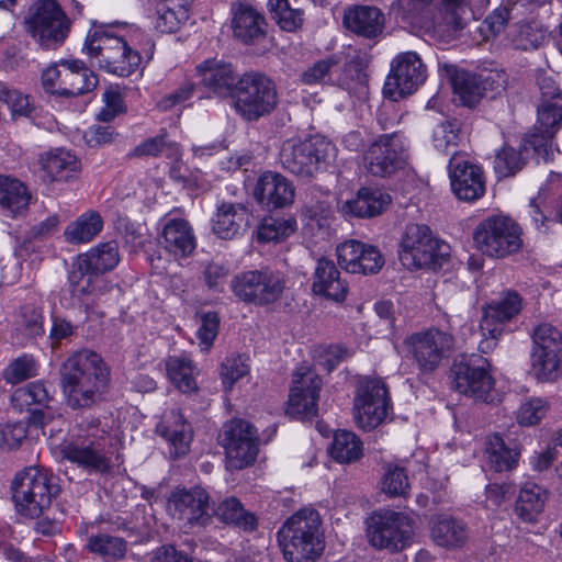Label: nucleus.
Listing matches in <instances>:
<instances>
[{"label":"nucleus","mask_w":562,"mask_h":562,"mask_svg":"<svg viewBox=\"0 0 562 562\" xmlns=\"http://www.w3.org/2000/svg\"><path fill=\"white\" fill-rule=\"evenodd\" d=\"M110 368L102 357L82 349L60 367V384L71 409H90L101 404L110 390Z\"/></svg>","instance_id":"obj_1"},{"label":"nucleus","mask_w":562,"mask_h":562,"mask_svg":"<svg viewBox=\"0 0 562 562\" xmlns=\"http://www.w3.org/2000/svg\"><path fill=\"white\" fill-rule=\"evenodd\" d=\"M278 537L288 562H316L325 549L321 517L313 508L294 513L283 524Z\"/></svg>","instance_id":"obj_2"},{"label":"nucleus","mask_w":562,"mask_h":562,"mask_svg":"<svg viewBox=\"0 0 562 562\" xmlns=\"http://www.w3.org/2000/svg\"><path fill=\"white\" fill-rule=\"evenodd\" d=\"M468 7V0H394L392 3V10L403 21L442 32L462 30Z\"/></svg>","instance_id":"obj_3"},{"label":"nucleus","mask_w":562,"mask_h":562,"mask_svg":"<svg viewBox=\"0 0 562 562\" xmlns=\"http://www.w3.org/2000/svg\"><path fill=\"white\" fill-rule=\"evenodd\" d=\"M11 491L16 510L23 516L37 518L49 508L59 493V485L52 471L27 467L15 474Z\"/></svg>","instance_id":"obj_4"},{"label":"nucleus","mask_w":562,"mask_h":562,"mask_svg":"<svg viewBox=\"0 0 562 562\" xmlns=\"http://www.w3.org/2000/svg\"><path fill=\"white\" fill-rule=\"evenodd\" d=\"M540 103L537 108V124L528 143L533 153L548 162L553 159L552 139L562 128V89L549 76L538 79Z\"/></svg>","instance_id":"obj_5"},{"label":"nucleus","mask_w":562,"mask_h":562,"mask_svg":"<svg viewBox=\"0 0 562 562\" xmlns=\"http://www.w3.org/2000/svg\"><path fill=\"white\" fill-rule=\"evenodd\" d=\"M82 50L95 59L100 69L120 77H128L140 64V55L126 41L101 27L90 30Z\"/></svg>","instance_id":"obj_6"},{"label":"nucleus","mask_w":562,"mask_h":562,"mask_svg":"<svg viewBox=\"0 0 562 562\" xmlns=\"http://www.w3.org/2000/svg\"><path fill=\"white\" fill-rule=\"evenodd\" d=\"M335 157V145L322 136L288 139L279 154L281 166L302 179H311L326 170Z\"/></svg>","instance_id":"obj_7"},{"label":"nucleus","mask_w":562,"mask_h":562,"mask_svg":"<svg viewBox=\"0 0 562 562\" xmlns=\"http://www.w3.org/2000/svg\"><path fill=\"white\" fill-rule=\"evenodd\" d=\"M450 247L432 235L425 224L411 223L406 225L401 238L398 259L409 269H437L448 260Z\"/></svg>","instance_id":"obj_8"},{"label":"nucleus","mask_w":562,"mask_h":562,"mask_svg":"<svg viewBox=\"0 0 562 562\" xmlns=\"http://www.w3.org/2000/svg\"><path fill=\"white\" fill-rule=\"evenodd\" d=\"M232 99L234 110L247 122L270 115L279 104L276 82L257 71L245 72L240 77Z\"/></svg>","instance_id":"obj_9"},{"label":"nucleus","mask_w":562,"mask_h":562,"mask_svg":"<svg viewBox=\"0 0 562 562\" xmlns=\"http://www.w3.org/2000/svg\"><path fill=\"white\" fill-rule=\"evenodd\" d=\"M99 419L87 426V435L65 440L58 447L61 458L89 473L105 474L112 470V461L105 451L106 432L99 429Z\"/></svg>","instance_id":"obj_10"},{"label":"nucleus","mask_w":562,"mask_h":562,"mask_svg":"<svg viewBox=\"0 0 562 562\" xmlns=\"http://www.w3.org/2000/svg\"><path fill=\"white\" fill-rule=\"evenodd\" d=\"M414 524V519L403 512L376 510L366 520V535L373 548L394 553L409 544Z\"/></svg>","instance_id":"obj_11"},{"label":"nucleus","mask_w":562,"mask_h":562,"mask_svg":"<svg viewBox=\"0 0 562 562\" xmlns=\"http://www.w3.org/2000/svg\"><path fill=\"white\" fill-rule=\"evenodd\" d=\"M491 369L490 360L482 355L461 356L453 361L450 369L452 386L460 394L490 403L494 400L495 386Z\"/></svg>","instance_id":"obj_12"},{"label":"nucleus","mask_w":562,"mask_h":562,"mask_svg":"<svg viewBox=\"0 0 562 562\" xmlns=\"http://www.w3.org/2000/svg\"><path fill=\"white\" fill-rule=\"evenodd\" d=\"M479 250L492 258H504L520 250L521 228L509 217L497 215L483 220L473 233Z\"/></svg>","instance_id":"obj_13"},{"label":"nucleus","mask_w":562,"mask_h":562,"mask_svg":"<svg viewBox=\"0 0 562 562\" xmlns=\"http://www.w3.org/2000/svg\"><path fill=\"white\" fill-rule=\"evenodd\" d=\"M27 31L46 49L60 46L70 31V20L56 0H38L29 10Z\"/></svg>","instance_id":"obj_14"},{"label":"nucleus","mask_w":562,"mask_h":562,"mask_svg":"<svg viewBox=\"0 0 562 562\" xmlns=\"http://www.w3.org/2000/svg\"><path fill=\"white\" fill-rule=\"evenodd\" d=\"M231 288L239 301L267 306L281 299L285 280L281 273L268 268L248 270L234 276Z\"/></svg>","instance_id":"obj_15"},{"label":"nucleus","mask_w":562,"mask_h":562,"mask_svg":"<svg viewBox=\"0 0 562 562\" xmlns=\"http://www.w3.org/2000/svg\"><path fill=\"white\" fill-rule=\"evenodd\" d=\"M403 345L406 356L415 361L419 372L429 374L449 357L454 346V337L451 333L432 327L409 335Z\"/></svg>","instance_id":"obj_16"},{"label":"nucleus","mask_w":562,"mask_h":562,"mask_svg":"<svg viewBox=\"0 0 562 562\" xmlns=\"http://www.w3.org/2000/svg\"><path fill=\"white\" fill-rule=\"evenodd\" d=\"M391 408L389 391L382 379L366 376L359 381L353 401V416L360 428H376L385 420Z\"/></svg>","instance_id":"obj_17"},{"label":"nucleus","mask_w":562,"mask_h":562,"mask_svg":"<svg viewBox=\"0 0 562 562\" xmlns=\"http://www.w3.org/2000/svg\"><path fill=\"white\" fill-rule=\"evenodd\" d=\"M408 158V142L402 132L378 136L364 154L369 172L376 177H390L403 169Z\"/></svg>","instance_id":"obj_18"},{"label":"nucleus","mask_w":562,"mask_h":562,"mask_svg":"<svg viewBox=\"0 0 562 562\" xmlns=\"http://www.w3.org/2000/svg\"><path fill=\"white\" fill-rule=\"evenodd\" d=\"M167 512L190 528H205L212 524L211 496L201 486L176 487L167 499Z\"/></svg>","instance_id":"obj_19"},{"label":"nucleus","mask_w":562,"mask_h":562,"mask_svg":"<svg viewBox=\"0 0 562 562\" xmlns=\"http://www.w3.org/2000/svg\"><path fill=\"white\" fill-rule=\"evenodd\" d=\"M522 308V299L515 291L503 292L502 295L486 304L483 308V317L480 322V330L483 336L479 344L482 353H488L496 346L504 333V325L515 318Z\"/></svg>","instance_id":"obj_20"},{"label":"nucleus","mask_w":562,"mask_h":562,"mask_svg":"<svg viewBox=\"0 0 562 562\" xmlns=\"http://www.w3.org/2000/svg\"><path fill=\"white\" fill-rule=\"evenodd\" d=\"M427 69L416 52L397 54L383 86V94L393 101L412 94L426 80Z\"/></svg>","instance_id":"obj_21"},{"label":"nucleus","mask_w":562,"mask_h":562,"mask_svg":"<svg viewBox=\"0 0 562 562\" xmlns=\"http://www.w3.org/2000/svg\"><path fill=\"white\" fill-rule=\"evenodd\" d=\"M220 440L232 469L240 470L255 462L259 451L258 432L250 423L244 419L226 423Z\"/></svg>","instance_id":"obj_22"},{"label":"nucleus","mask_w":562,"mask_h":562,"mask_svg":"<svg viewBox=\"0 0 562 562\" xmlns=\"http://www.w3.org/2000/svg\"><path fill=\"white\" fill-rule=\"evenodd\" d=\"M322 385V379L312 370L296 372L289 394L286 413L299 419H311L317 416Z\"/></svg>","instance_id":"obj_23"},{"label":"nucleus","mask_w":562,"mask_h":562,"mask_svg":"<svg viewBox=\"0 0 562 562\" xmlns=\"http://www.w3.org/2000/svg\"><path fill=\"white\" fill-rule=\"evenodd\" d=\"M448 168L451 189L459 200L473 202L483 196L485 180L481 167L463 156L453 155Z\"/></svg>","instance_id":"obj_24"},{"label":"nucleus","mask_w":562,"mask_h":562,"mask_svg":"<svg viewBox=\"0 0 562 562\" xmlns=\"http://www.w3.org/2000/svg\"><path fill=\"white\" fill-rule=\"evenodd\" d=\"M339 266L350 273L374 274L383 265L381 251L373 245L350 239L337 247Z\"/></svg>","instance_id":"obj_25"},{"label":"nucleus","mask_w":562,"mask_h":562,"mask_svg":"<svg viewBox=\"0 0 562 562\" xmlns=\"http://www.w3.org/2000/svg\"><path fill=\"white\" fill-rule=\"evenodd\" d=\"M200 85L218 97H233L241 76L223 58H209L196 66Z\"/></svg>","instance_id":"obj_26"},{"label":"nucleus","mask_w":562,"mask_h":562,"mask_svg":"<svg viewBox=\"0 0 562 562\" xmlns=\"http://www.w3.org/2000/svg\"><path fill=\"white\" fill-rule=\"evenodd\" d=\"M254 195L268 210L282 209L293 203L295 189L281 173L267 171L259 177Z\"/></svg>","instance_id":"obj_27"},{"label":"nucleus","mask_w":562,"mask_h":562,"mask_svg":"<svg viewBox=\"0 0 562 562\" xmlns=\"http://www.w3.org/2000/svg\"><path fill=\"white\" fill-rule=\"evenodd\" d=\"M251 213L243 203L222 202L212 217V231L222 239H233L249 227Z\"/></svg>","instance_id":"obj_28"},{"label":"nucleus","mask_w":562,"mask_h":562,"mask_svg":"<svg viewBox=\"0 0 562 562\" xmlns=\"http://www.w3.org/2000/svg\"><path fill=\"white\" fill-rule=\"evenodd\" d=\"M63 68L61 85L55 90L60 97H77L92 91L98 85L94 72L82 60L65 59L58 64Z\"/></svg>","instance_id":"obj_29"},{"label":"nucleus","mask_w":562,"mask_h":562,"mask_svg":"<svg viewBox=\"0 0 562 562\" xmlns=\"http://www.w3.org/2000/svg\"><path fill=\"white\" fill-rule=\"evenodd\" d=\"M159 244L176 259H183L193 254L196 248V238L187 220L170 218L164 224Z\"/></svg>","instance_id":"obj_30"},{"label":"nucleus","mask_w":562,"mask_h":562,"mask_svg":"<svg viewBox=\"0 0 562 562\" xmlns=\"http://www.w3.org/2000/svg\"><path fill=\"white\" fill-rule=\"evenodd\" d=\"M385 24L384 13L373 5H356L344 15V25L357 36L376 40L381 36Z\"/></svg>","instance_id":"obj_31"},{"label":"nucleus","mask_w":562,"mask_h":562,"mask_svg":"<svg viewBox=\"0 0 562 562\" xmlns=\"http://www.w3.org/2000/svg\"><path fill=\"white\" fill-rule=\"evenodd\" d=\"M156 430L157 434L170 443L172 448L170 453L175 458L183 456L189 451L193 431L180 411L171 409L166 413L161 423L157 425Z\"/></svg>","instance_id":"obj_32"},{"label":"nucleus","mask_w":562,"mask_h":562,"mask_svg":"<svg viewBox=\"0 0 562 562\" xmlns=\"http://www.w3.org/2000/svg\"><path fill=\"white\" fill-rule=\"evenodd\" d=\"M312 290L315 294L322 295L335 302H342L348 292L347 284L340 279V272L333 260L321 258L317 260Z\"/></svg>","instance_id":"obj_33"},{"label":"nucleus","mask_w":562,"mask_h":562,"mask_svg":"<svg viewBox=\"0 0 562 562\" xmlns=\"http://www.w3.org/2000/svg\"><path fill=\"white\" fill-rule=\"evenodd\" d=\"M266 20L258 11L248 5L234 10L232 29L234 36L246 45L258 44L267 35Z\"/></svg>","instance_id":"obj_34"},{"label":"nucleus","mask_w":562,"mask_h":562,"mask_svg":"<svg viewBox=\"0 0 562 562\" xmlns=\"http://www.w3.org/2000/svg\"><path fill=\"white\" fill-rule=\"evenodd\" d=\"M389 193L378 188H361L356 196L342 205L345 214L370 218L382 214L391 204Z\"/></svg>","instance_id":"obj_35"},{"label":"nucleus","mask_w":562,"mask_h":562,"mask_svg":"<svg viewBox=\"0 0 562 562\" xmlns=\"http://www.w3.org/2000/svg\"><path fill=\"white\" fill-rule=\"evenodd\" d=\"M494 74L472 75L467 71H456L451 85L459 101L469 108L475 106L486 91V86L494 82Z\"/></svg>","instance_id":"obj_36"},{"label":"nucleus","mask_w":562,"mask_h":562,"mask_svg":"<svg viewBox=\"0 0 562 562\" xmlns=\"http://www.w3.org/2000/svg\"><path fill=\"white\" fill-rule=\"evenodd\" d=\"M431 538L442 548L462 547L468 540L465 525L448 515H437L431 520Z\"/></svg>","instance_id":"obj_37"},{"label":"nucleus","mask_w":562,"mask_h":562,"mask_svg":"<svg viewBox=\"0 0 562 562\" xmlns=\"http://www.w3.org/2000/svg\"><path fill=\"white\" fill-rule=\"evenodd\" d=\"M42 169L52 181H68L80 171V161L69 150L56 149L40 159Z\"/></svg>","instance_id":"obj_38"},{"label":"nucleus","mask_w":562,"mask_h":562,"mask_svg":"<svg viewBox=\"0 0 562 562\" xmlns=\"http://www.w3.org/2000/svg\"><path fill=\"white\" fill-rule=\"evenodd\" d=\"M520 452L508 446L502 436L493 434L485 441V457L490 469L496 472L510 471L518 464Z\"/></svg>","instance_id":"obj_39"},{"label":"nucleus","mask_w":562,"mask_h":562,"mask_svg":"<svg viewBox=\"0 0 562 562\" xmlns=\"http://www.w3.org/2000/svg\"><path fill=\"white\" fill-rule=\"evenodd\" d=\"M222 522L232 525L244 531H252L257 528L256 516L246 510L240 501L234 496L222 499L211 512Z\"/></svg>","instance_id":"obj_40"},{"label":"nucleus","mask_w":562,"mask_h":562,"mask_svg":"<svg viewBox=\"0 0 562 562\" xmlns=\"http://www.w3.org/2000/svg\"><path fill=\"white\" fill-rule=\"evenodd\" d=\"M548 496V491L540 485L526 483L521 487L516 501V515L525 522H535L543 512Z\"/></svg>","instance_id":"obj_41"},{"label":"nucleus","mask_w":562,"mask_h":562,"mask_svg":"<svg viewBox=\"0 0 562 562\" xmlns=\"http://www.w3.org/2000/svg\"><path fill=\"white\" fill-rule=\"evenodd\" d=\"M27 187L16 178L0 176V206L13 216L24 213L30 204Z\"/></svg>","instance_id":"obj_42"},{"label":"nucleus","mask_w":562,"mask_h":562,"mask_svg":"<svg viewBox=\"0 0 562 562\" xmlns=\"http://www.w3.org/2000/svg\"><path fill=\"white\" fill-rule=\"evenodd\" d=\"M528 140L529 136L524 139V143L519 148L505 145L496 153L494 170L499 179L513 177L525 167L528 159V153L532 149V146Z\"/></svg>","instance_id":"obj_43"},{"label":"nucleus","mask_w":562,"mask_h":562,"mask_svg":"<svg viewBox=\"0 0 562 562\" xmlns=\"http://www.w3.org/2000/svg\"><path fill=\"white\" fill-rule=\"evenodd\" d=\"M79 256L83 269H91L99 276L113 270L120 262L119 245L114 240L99 244Z\"/></svg>","instance_id":"obj_44"},{"label":"nucleus","mask_w":562,"mask_h":562,"mask_svg":"<svg viewBox=\"0 0 562 562\" xmlns=\"http://www.w3.org/2000/svg\"><path fill=\"white\" fill-rule=\"evenodd\" d=\"M167 375L171 383L182 393L198 390L195 376L198 370L187 356H169L166 359Z\"/></svg>","instance_id":"obj_45"},{"label":"nucleus","mask_w":562,"mask_h":562,"mask_svg":"<svg viewBox=\"0 0 562 562\" xmlns=\"http://www.w3.org/2000/svg\"><path fill=\"white\" fill-rule=\"evenodd\" d=\"M543 25L537 21L520 22L510 31V41L515 48L521 50L537 49L547 41Z\"/></svg>","instance_id":"obj_46"},{"label":"nucleus","mask_w":562,"mask_h":562,"mask_svg":"<svg viewBox=\"0 0 562 562\" xmlns=\"http://www.w3.org/2000/svg\"><path fill=\"white\" fill-rule=\"evenodd\" d=\"M341 57L339 54H331L315 61L301 75L304 85H335L336 72L340 69Z\"/></svg>","instance_id":"obj_47"},{"label":"nucleus","mask_w":562,"mask_h":562,"mask_svg":"<svg viewBox=\"0 0 562 562\" xmlns=\"http://www.w3.org/2000/svg\"><path fill=\"white\" fill-rule=\"evenodd\" d=\"M368 60L366 57L357 54L350 57L336 72L335 86L346 90H356L366 85L368 76L366 69Z\"/></svg>","instance_id":"obj_48"},{"label":"nucleus","mask_w":562,"mask_h":562,"mask_svg":"<svg viewBox=\"0 0 562 562\" xmlns=\"http://www.w3.org/2000/svg\"><path fill=\"white\" fill-rule=\"evenodd\" d=\"M102 226L100 214L88 212L67 226L65 236L68 241L74 244L88 243L101 232Z\"/></svg>","instance_id":"obj_49"},{"label":"nucleus","mask_w":562,"mask_h":562,"mask_svg":"<svg viewBox=\"0 0 562 562\" xmlns=\"http://www.w3.org/2000/svg\"><path fill=\"white\" fill-rule=\"evenodd\" d=\"M330 456L340 463H351L362 456V442L351 431L339 430L335 434Z\"/></svg>","instance_id":"obj_50"},{"label":"nucleus","mask_w":562,"mask_h":562,"mask_svg":"<svg viewBox=\"0 0 562 562\" xmlns=\"http://www.w3.org/2000/svg\"><path fill=\"white\" fill-rule=\"evenodd\" d=\"M560 362V352L530 351V373L540 382L553 381L558 376Z\"/></svg>","instance_id":"obj_51"},{"label":"nucleus","mask_w":562,"mask_h":562,"mask_svg":"<svg viewBox=\"0 0 562 562\" xmlns=\"http://www.w3.org/2000/svg\"><path fill=\"white\" fill-rule=\"evenodd\" d=\"M87 550L102 558L122 560L127 551V542L120 537L99 533L88 539Z\"/></svg>","instance_id":"obj_52"},{"label":"nucleus","mask_w":562,"mask_h":562,"mask_svg":"<svg viewBox=\"0 0 562 562\" xmlns=\"http://www.w3.org/2000/svg\"><path fill=\"white\" fill-rule=\"evenodd\" d=\"M295 229L294 218L265 217L257 228V240L260 243L279 241L289 237Z\"/></svg>","instance_id":"obj_53"},{"label":"nucleus","mask_w":562,"mask_h":562,"mask_svg":"<svg viewBox=\"0 0 562 562\" xmlns=\"http://www.w3.org/2000/svg\"><path fill=\"white\" fill-rule=\"evenodd\" d=\"M269 12L277 24L286 32H295L302 27L304 12L290 7L288 0H269Z\"/></svg>","instance_id":"obj_54"},{"label":"nucleus","mask_w":562,"mask_h":562,"mask_svg":"<svg viewBox=\"0 0 562 562\" xmlns=\"http://www.w3.org/2000/svg\"><path fill=\"white\" fill-rule=\"evenodd\" d=\"M381 491L390 497H407L411 483L406 470L400 465L387 464L381 480Z\"/></svg>","instance_id":"obj_55"},{"label":"nucleus","mask_w":562,"mask_h":562,"mask_svg":"<svg viewBox=\"0 0 562 562\" xmlns=\"http://www.w3.org/2000/svg\"><path fill=\"white\" fill-rule=\"evenodd\" d=\"M50 400L49 392L43 382H31L25 386L16 389L11 402L14 407L23 411L31 405H45Z\"/></svg>","instance_id":"obj_56"},{"label":"nucleus","mask_w":562,"mask_h":562,"mask_svg":"<svg viewBox=\"0 0 562 562\" xmlns=\"http://www.w3.org/2000/svg\"><path fill=\"white\" fill-rule=\"evenodd\" d=\"M168 153V156H177L179 147L177 143L168 139V134L162 131L160 134L147 138L138 144L130 154V157H157Z\"/></svg>","instance_id":"obj_57"},{"label":"nucleus","mask_w":562,"mask_h":562,"mask_svg":"<svg viewBox=\"0 0 562 562\" xmlns=\"http://www.w3.org/2000/svg\"><path fill=\"white\" fill-rule=\"evenodd\" d=\"M38 363L31 355L24 353L14 359L3 371L7 383L18 384L37 375Z\"/></svg>","instance_id":"obj_58"},{"label":"nucleus","mask_w":562,"mask_h":562,"mask_svg":"<svg viewBox=\"0 0 562 562\" xmlns=\"http://www.w3.org/2000/svg\"><path fill=\"white\" fill-rule=\"evenodd\" d=\"M531 349L561 352L562 335L560 330L549 323L539 324L532 330Z\"/></svg>","instance_id":"obj_59"},{"label":"nucleus","mask_w":562,"mask_h":562,"mask_svg":"<svg viewBox=\"0 0 562 562\" xmlns=\"http://www.w3.org/2000/svg\"><path fill=\"white\" fill-rule=\"evenodd\" d=\"M461 123L459 120H447L438 124L432 132V142L437 149L448 151L460 138Z\"/></svg>","instance_id":"obj_60"},{"label":"nucleus","mask_w":562,"mask_h":562,"mask_svg":"<svg viewBox=\"0 0 562 562\" xmlns=\"http://www.w3.org/2000/svg\"><path fill=\"white\" fill-rule=\"evenodd\" d=\"M249 372V364L241 356H229L222 362L221 378L226 390Z\"/></svg>","instance_id":"obj_61"},{"label":"nucleus","mask_w":562,"mask_h":562,"mask_svg":"<svg viewBox=\"0 0 562 562\" xmlns=\"http://www.w3.org/2000/svg\"><path fill=\"white\" fill-rule=\"evenodd\" d=\"M548 402L540 397H533L524 403L517 415L518 423L524 426L537 425L548 412Z\"/></svg>","instance_id":"obj_62"},{"label":"nucleus","mask_w":562,"mask_h":562,"mask_svg":"<svg viewBox=\"0 0 562 562\" xmlns=\"http://www.w3.org/2000/svg\"><path fill=\"white\" fill-rule=\"evenodd\" d=\"M189 19V15L175 10L157 5V19L155 27L160 33H175Z\"/></svg>","instance_id":"obj_63"},{"label":"nucleus","mask_w":562,"mask_h":562,"mask_svg":"<svg viewBox=\"0 0 562 562\" xmlns=\"http://www.w3.org/2000/svg\"><path fill=\"white\" fill-rule=\"evenodd\" d=\"M220 318L217 313L207 312L201 315V324L196 331L200 346L209 350L218 333Z\"/></svg>","instance_id":"obj_64"}]
</instances>
